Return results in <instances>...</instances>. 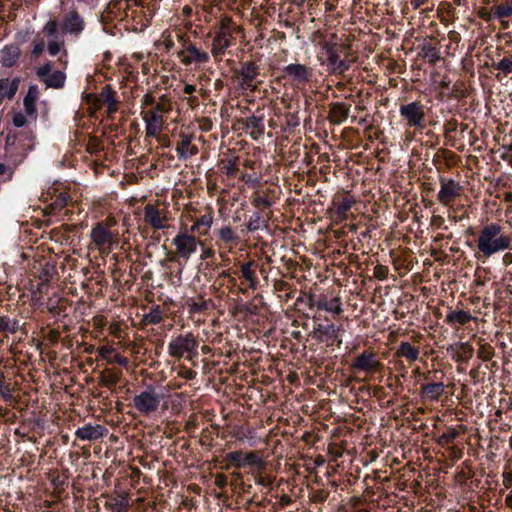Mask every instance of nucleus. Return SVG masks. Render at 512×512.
Here are the masks:
<instances>
[{
    "instance_id": "nucleus-44",
    "label": "nucleus",
    "mask_w": 512,
    "mask_h": 512,
    "mask_svg": "<svg viewBox=\"0 0 512 512\" xmlns=\"http://www.w3.org/2000/svg\"><path fill=\"white\" fill-rule=\"evenodd\" d=\"M317 331L330 337V338H337L338 337V329L331 324V325H318Z\"/></svg>"
},
{
    "instance_id": "nucleus-48",
    "label": "nucleus",
    "mask_w": 512,
    "mask_h": 512,
    "mask_svg": "<svg viewBox=\"0 0 512 512\" xmlns=\"http://www.w3.org/2000/svg\"><path fill=\"white\" fill-rule=\"evenodd\" d=\"M111 508L113 512H128V501L125 498L117 500L114 504H111Z\"/></svg>"
},
{
    "instance_id": "nucleus-64",
    "label": "nucleus",
    "mask_w": 512,
    "mask_h": 512,
    "mask_svg": "<svg viewBox=\"0 0 512 512\" xmlns=\"http://www.w3.org/2000/svg\"><path fill=\"white\" fill-rule=\"evenodd\" d=\"M505 504L509 508H512V491L506 496L505 498Z\"/></svg>"
},
{
    "instance_id": "nucleus-46",
    "label": "nucleus",
    "mask_w": 512,
    "mask_h": 512,
    "mask_svg": "<svg viewBox=\"0 0 512 512\" xmlns=\"http://www.w3.org/2000/svg\"><path fill=\"white\" fill-rule=\"evenodd\" d=\"M54 273V267L45 265L39 275V279L42 284H46L50 281Z\"/></svg>"
},
{
    "instance_id": "nucleus-53",
    "label": "nucleus",
    "mask_w": 512,
    "mask_h": 512,
    "mask_svg": "<svg viewBox=\"0 0 512 512\" xmlns=\"http://www.w3.org/2000/svg\"><path fill=\"white\" fill-rule=\"evenodd\" d=\"M97 351L102 358L107 359L109 361L111 360L110 355L114 352V348L110 346H101L98 348Z\"/></svg>"
},
{
    "instance_id": "nucleus-19",
    "label": "nucleus",
    "mask_w": 512,
    "mask_h": 512,
    "mask_svg": "<svg viewBox=\"0 0 512 512\" xmlns=\"http://www.w3.org/2000/svg\"><path fill=\"white\" fill-rule=\"evenodd\" d=\"M193 136L182 133L176 145V153L179 159L187 160L198 153V148L192 144Z\"/></svg>"
},
{
    "instance_id": "nucleus-18",
    "label": "nucleus",
    "mask_w": 512,
    "mask_h": 512,
    "mask_svg": "<svg viewBox=\"0 0 512 512\" xmlns=\"http://www.w3.org/2000/svg\"><path fill=\"white\" fill-rule=\"evenodd\" d=\"M178 56L184 65L196 63H206L209 60V54L200 51L195 45L188 44L185 49L178 52Z\"/></svg>"
},
{
    "instance_id": "nucleus-1",
    "label": "nucleus",
    "mask_w": 512,
    "mask_h": 512,
    "mask_svg": "<svg viewBox=\"0 0 512 512\" xmlns=\"http://www.w3.org/2000/svg\"><path fill=\"white\" fill-rule=\"evenodd\" d=\"M503 228L496 222L484 225L476 240L478 253L476 258H490L491 256L512 249V238L502 232Z\"/></svg>"
},
{
    "instance_id": "nucleus-56",
    "label": "nucleus",
    "mask_w": 512,
    "mask_h": 512,
    "mask_svg": "<svg viewBox=\"0 0 512 512\" xmlns=\"http://www.w3.org/2000/svg\"><path fill=\"white\" fill-rule=\"evenodd\" d=\"M0 394L4 399H10L12 397V389L9 385L4 383L2 387H0Z\"/></svg>"
},
{
    "instance_id": "nucleus-20",
    "label": "nucleus",
    "mask_w": 512,
    "mask_h": 512,
    "mask_svg": "<svg viewBox=\"0 0 512 512\" xmlns=\"http://www.w3.org/2000/svg\"><path fill=\"white\" fill-rule=\"evenodd\" d=\"M309 307L310 308H316L318 310H325L327 312L333 313L335 315H339L342 313V304L341 300L338 297H335L331 299L330 301L326 300L325 298L320 299H309Z\"/></svg>"
},
{
    "instance_id": "nucleus-60",
    "label": "nucleus",
    "mask_w": 512,
    "mask_h": 512,
    "mask_svg": "<svg viewBox=\"0 0 512 512\" xmlns=\"http://www.w3.org/2000/svg\"><path fill=\"white\" fill-rule=\"evenodd\" d=\"M502 262L506 266L512 264V253H505L502 257Z\"/></svg>"
},
{
    "instance_id": "nucleus-40",
    "label": "nucleus",
    "mask_w": 512,
    "mask_h": 512,
    "mask_svg": "<svg viewBox=\"0 0 512 512\" xmlns=\"http://www.w3.org/2000/svg\"><path fill=\"white\" fill-rule=\"evenodd\" d=\"M459 436L454 427H449L445 433L438 438V444L446 445L452 443Z\"/></svg>"
},
{
    "instance_id": "nucleus-30",
    "label": "nucleus",
    "mask_w": 512,
    "mask_h": 512,
    "mask_svg": "<svg viewBox=\"0 0 512 512\" xmlns=\"http://www.w3.org/2000/svg\"><path fill=\"white\" fill-rule=\"evenodd\" d=\"M491 15L498 19H506L512 16V1H505L491 7Z\"/></svg>"
},
{
    "instance_id": "nucleus-4",
    "label": "nucleus",
    "mask_w": 512,
    "mask_h": 512,
    "mask_svg": "<svg viewBox=\"0 0 512 512\" xmlns=\"http://www.w3.org/2000/svg\"><path fill=\"white\" fill-rule=\"evenodd\" d=\"M172 244L175 247L176 255L186 261L197 251L198 245L203 246V242L198 240L186 226L182 227L172 239Z\"/></svg>"
},
{
    "instance_id": "nucleus-12",
    "label": "nucleus",
    "mask_w": 512,
    "mask_h": 512,
    "mask_svg": "<svg viewBox=\"0 0 512 512\" xmlns=\"http://www.w3.org/2000/svg\"><path fill=\"white\" fill-rule=\"evenodd\" d=\"M322 49L327 57L328 65L333 73L342 74L349 69L348 62L341 60L337 44L326 42L322 45Z\"/></svg>"
},
{
    "instance_id": "nucleus-16",
    "label": "nucleus",
    "mask_w": 512,
    "mask_h": 512,
    "mask_svg": "<svg viewBox=\"0 0 512 512\" xmlns=\"http://www.w3.org/2000/svg\"><path fill=\"white\" fill-rule=\"evenodd\" d=\"M259 75V66L254 62H244L238 72L240 85L251 91L257 88L255 79Z\"/></svg>"
},
{
    "instance_id": "nucleus-31",
    "label": "nucleus",
    "mask_w": 512,
    "mask_h": 512,
    "mask_svg": "<svg viewBox=\"0 0 512 512\" xmlns=\"http://www.w3.org/2000/svg\"><path fill=\"white\" fill-rule=\"evenodd\" d=\"M472 319H473V317L467 311H464V310H453V311H450L446 315V320L445 321L447 323H449V324L458 323L460 325H465L466 323H468Z\"/></svg>"
},
{
    "instance_id": "nucleus-23",
    "label": "nucleus",
    "mask_w": 512,
    "mask_h": 512,
    "mask_svg": "<svg viewBox=\"0 0 512 512\" xmlns=\"http://www.w3.org/2000/svg\"><path fill=\"white\" fill-rule=\"evenodd\" d=\"M350 105L346 103H334L329 110L328 119L335 125H340L346 121L350 112Z\"/></svg>"
},
{
    "instance_id": "nucleus-52",
    "label": "nucleus",
    "mask_w": 512,
    "mask_h": 512,
    "mask_svg": "<svg viewBox=\"0 0 512 512\" xmlns=\"http://www.w3.org/2000/svg\"><path fill=\"white\" fill-rule=\"evenodd\" d=\"M374 275L380 280H384L388 275V268L383 265H377L374 268Z\"/></svg>"
},
{
    "instance_id": "nucleus-21",
    "label": "nucleus",
    "mask_w": 512,
    "mask_h": 512,
    "mask_svg": "<svg viewBox=\"0 0 512 512\" xmlns=\"http://www.w3.org/2000/svg\"><path fill=\"white\" fill-rule=\"evenodd\" d=\"M246 131L249 133L253 140H258L264 134V117L252 115L247 117L244 121Z\"/></svg>"
},
{
    "instance_id": "nucleus-11",
    "label": "nucleus",
    "mask_w": 512,
    "mask_h": 512,
    "mask_svg": "<svg viewBox=\"0 0 512 512\" xmlns=\"http://www.w3.org/2000/svg\"><path fill=\"white\" fill-rule=\"evenodd\" d=\"M441 188L438 192V200L444 206L450 205L452 201L461 196L463 187L454 179H440Z\"/></svg>"
},
{
    "instance_id": "nucleus-45",
    "label": "nucleus",
    "mask_w": 512,
    "mask_h": 512,
    "mask_svg": "<svg viewBox=\"0 0 512 512\" xmlns=\"http://www.w3.org/2000/svg\"><path fill=\"white\" fill-rule=\"evenodd\" d=\"M496 69L502 71L506 75L512 73V58L504 57L496 64Z\"/></svg>"
},
{
    "instance_id": "nucleus-28",
    "label": "nucleus",
    "mask_w": 512,
    "mask_h": 512,
    "mask_svg": "<svg viewBox=\"0 0 512 512\" xmlns=\"http://www.w3.org/2000/svg\"><path fill=\"white\" fill-rule=\"evenodd\" d=\"M121 371L106 369L102 371L98 377L99 384L107 388H113L119 382Z\"/></svg>"
},
{
    "instance_id": "nucleus-50",
    "label": "nucleus",
    "mask_w": 512,
    "mask_h": 512,
    "mask_svg": "<svg viewBox=\"0 0 512 512\" xmlns=\"http://www.w3.org/2000/svg\"><path fill=\"white\" fill-rule=\"evenodd\" d=\"M252 204L253 206L255 207H265V208H268L271 206V201L269 200L268 197H264V196H257L253 201H252Z\"/></svg>"
},
{
    "instance_id": "nucleus-35",
    "label": "nucleus",
    "mask_w": 512,
    "mask_h": 512,
    "mask_svg": "<svg viewBox=\"0 0 512 512\" xmlns=\"http://www.w3.org/2000/svg\"><path fill=\"white\" fill-rule=\"evenodd\" d=\"M64 46L65 41L60 36L48 39L47 50L51 56H55L60 53L64 49Z\"/></svg>"
},
{
    "instance_id": "nucleus-14",
    "label": "nucleus",
    "mask_w": 512,
    "mask_h": 512,
    "mask_svg": "<svg viewBox=\"0 0 512 512\" xmlns=\"http://www.w3.org/2000/svg\"><path fill=\"white\" fill-rule=\"evenodd\" d=\"M285 75L295 85H305L311 80L312 69L303 64H289L283 69Z\"/></svg>"
},
{
    "instance_id": "nucleus-2",
    "label": "nucleus",
    "mask_w": 512,
    "mask_h": 512,
    "mask_svg": "<svg viewBox=\"0 0 512 512\" xmlns=\"http://www.w3.org/2000/svg\"><path fill=\"white\" fill-rule=\"evenodd\" d=\"M170 110V102L167 99L162 98L161 101L157 102L151 110L143 113L146 135L148 137H157L165 128L163 115L169 113Z\"/></svg>"
},
{
    "instance_id": "nucleus-5",
    "label": "nucleus",
    "mask_w": 512,
    "mask_h": 512,
    "mask_svg": "<svg viewBox=\"0 0 512 512\" xmlns=\"http://www.w3.org/2000/svg\"><path fill=\"white\" fill-rule=\"evenodd\" d=\"M163 394L158 393L153 385H149L140 394L134 396L133 405L143 415H149L159 408Z\"/></svg>"
},
{
    "instance_id": "nucleus-38",
    "label": "nucleus",
    "mask_w": 512,
    "mask_h": 512,
    "mask_svg": "<svg viewBox=\"0 0 512 512\" xmlns=\"http://www.w3.org/2000/svg\"><path fill=\"white\" fill-rule=\"evenodd\" d=\"M263 227H266V224H265L264 220L262 219L261 214L258 212L253 213L250 216L249 221L247 223V229L250 232H254Z\"/></svg>"
},
{
    "instance_id": "nucleus-37",
    "label": "nucleus",
    "mask_w": 512,
    "mask_h": 512,
    "mask_svg": "<svg viewBox=\"0 0 512 512\" xmlns=\"http://www.w3.org/2000/svg\"><path fill=\"white\" fill-rule=\"evenodd\" d=\"M422 51L424 58H426L431 64H435L440 59L439 50L432 44H424Z\"/></svg>"
},
{
    "instance_id": "nucleus-54",
    "label": "nucleus",
    "mask_w": 512,
    "mask_h": 512,
    "mask_svg": "<svg viewBox=\"0 0 512 512\" xmlns=\"http://www.w3.org/2000/svg\"><path fill=\"white\" fill-rule=\"evenodd\" d=\"M44 48H45V43L43 40L34 42L32 55L35 57H38L39 55L42 54V52L44 51Z\"/></svg>"
},
{
    "instance_id": "nucleus-41",
    "label": "nucleus",
    "mask_w": 512,
    "mask_h": 512,
    "mask_svg": "<svg viewBox=\"0 0 512 512\" xmlns=\"http://www.w3.org/2000/svg\"><path fill=\"white\" fill-rule=\"evenodd\" d=\"M43 33L46 34L48 39L59 37L58 22L55 19H50L43 27Z\"/></svg>"
},
{
    "instance_id": "nucleus-55",
    "label": "nucleus",
    "mask_w": 512,
    "mask_h": 512,
    "mask_svg": "<svg viewBox=\"0 0 512 512\" xmlns=\"http://www.w3.org/2000/svg\"><path fill=\"white\" fill-rule=\"evenodd\" d=\"M255 483L257 485L269 487L270 485H272L273 479H271L270 477L257 476L255 477Z\"/></svg>"
},
{
    "instance_id": "nucleus-59",
    "label": "nucleus",
    "mask_w": 512,
    "mask_h": 512,
    "mask_svg": "<svg viewBox=\"0 0 512 512\" xmlns=\"http://www.w3.org/2000/svg\"><path fill=\"white\" fill-rule=\"evenodd\" d=\"M503 484L505 487H510L512 485V471L503 473Z\"/></svg>"
},
{
    "instance_id": "nucleus-6",
    "label": "nucleus",
    "mask_w": 512,
    "mask_h": 512,
    "mask_svg": "<svg viewBox=\"0 0 512 512\" xmlns=\"http://www.w3.org/2000/svg\"><path fill=\"white\" fill-rule=\"evenodd\" d=\"M399 113L403 117L408 127L424 129L426 126V115L424 105L419 101H413L400 106Z\"/></svg>"
},
{
    "instance_id": "nucleus-57",
    "label": "nucleus",
    "mask_w": 512,
    "mask_h": 512,
    "mask_svg": "<svg viewBox=\"0 0 512 512\" xmlns=\"http://www.w3.org/2000/svg\"><path fill=\"white\" fill-rule=\"evenodd\" d=\"M109 362L117 363V364H119L121 366H124V367L127 366L128 363H129L128 359L126 357H123V356H121L119 354L115 355V357L113 359L109 360Z\"/></svg>"
},
{
    "instance_id": "nucleus-47",
    "label": "nucleus",
    "mask_w": 512,
    "mask_h": 512,
    "mask_svg": "<svg viewBox=\"0 0 512 512\" xmlns=\"http://www.w3.org/2000/svg\"><path fill=\"white\" fill-rule=\"evenodd\" d=\"M38 96H39L38 87L36 85H30L23 101L36 103Z\"/></svg>"
},
{
    "instance_id": "nucleus-62",
    "label": "nucleus",
    "mask_w": 512,
    "mask_h": 512,
    "mask_svg": "<svg viewBox=\"0 0 512 512\" xmlns=\"http://www.w3.org/2000/svg\"><path fill=\"white\" fill-rule=\"evenodd\" d=\"M195 376H196V372L192 369H187L183 374V377L188 380L195 378Z\"/></svg>"
},
{
    "instance_id": "nucleus-33",
    "label": "nucleus",
    "mask_w": 512,
    "mask_h": 512,
    "mask_svg": "<svg viewBox=\"0 0 512 512\" xmlns=\"http://www.w3.org/2000/svg\"><path fill=\"white\" fill-rule=\"evenodd\" d=\"M218 237L226 244L236 243L238 236L230 226H223L217 231Z\"/></svg>"
},
{
    "instance_id": "nucleus-49",
    "label": "nucleus",
    "mask_w": 512,
    "mask_h": 512,
    "mask_svg": "<svg viewBox=\"0 0 512 512\" xmlns=\"http://www.w3.org/2000/svg\"><path fill=\"white\" fill-rule=\"evenodd\" d=\"M24 113H26L32 120H36V103L35 102H24Z\"/></svg>"
},
{
    "instance_id": "nucleus-26",
    "label": "nucleus",
    "mask_w": 512,
    "mask_h": 512,
    "mask_svg": "<svg viewBox=\"0 0 512 512\" xmlns=\"http://www.w3.org/2000/svg\"><path fill=\"white\" fill-rule=\"evenodd\" d=\"M19 79H0V104L7 98L12 99L18 90Z\"/></svg>"
},
{
    "instance_id": "nucleus-51",
    "label": "nucleus",
    "mask_w": 512,
    "mask_h": 512,
    "mask_svg": "<svg viewBox=\"0 0 512 512\" xmlns=\"http://www.w3.org/2000/svg\"><path fill=\"white\" fill-rule=\"evenodd\" d=\"M352 207V202L349 199H344L337 207V213L345 215Z\"/></svg>"
},
{
    "instance_id": "nucleus-13",
    "label": "nucleus",
    "mask_w": 512,
    "mask_h": 512,
    "mask_svg": "<svg viewBox=\"0 0 512 512\" xmlns=\"http://www.w3.org/2000/svg\"><path fill=\"white\" fill-rule=\"evenodd\" d=\"M85 29V21L76 9L69 10L63 18L62 32L79 36Z\"/></svg>"
},
{
    "instance_id": "nucleus-32",
    "label": "nucleus",
    "mask_w": 512,
    "mask_h": 512,
    "mask_svg": "<svg viewBox=\"0 0 512 512\" xmlns=\"http://www.w3.org/2000/svg\"><path fill=\"white\" fill-rule=\"evenodd\" d=\"M254 265L253 261L241 265L242 276L249 282V286L252 289H255L258 283L255 271L253 270Z\"/></svg>"
},
{
    "instance_id": "nucleus-39",
    "label": "nucleus",
    "mask_w": 512,
    "mask_h": 512,
    "mask_svg": "<svg viewBox=\"0 0 512 512\" xmlns=\"http://www.w3.org/2000/svg\"><path fill=\"white\" fill-rule=\"evenodd\" d=\"M103 103L107 106L108 113H114L117 110V102L114 99L110 89H106L101 93Z\"/></svg>"
},
{
    "instance_id": "nucleus-3",
    "label": "nucleus",
    "mask_w": 512,
    "mask_h": 512,
    "mask_svg": "<svg viewBox=\"0 0 512 512\" xmlns=\"http://www.w3.org/2000/svg\"><path fill=\"white\" fill-rule=\"evenodd\" d=\"M198 341L193 333L180 334L168 343V354L176 359L192 360L198 355Z\"/></svg>"
},
{
    "instance_id": "nucleus-9",
    "label": "nucleus",
    "mask_w": 512,
    "mask_h": 512,
    "mask_svg": "<svg viewBox=\"0 0 512 512\" xmlns=\"http://www.w3.org/2000/svg\"><path fill=\"white\" fill-rule=\"evenodd\" d=\"M382 364L376 359V354L371 350H365L358 355L351 364L353 372L372 374L380 370Z\"/></svg>"
},
{
    "instance_id": "nucleus-29",
    "label": "nucleus",
    "mask_w": 512,
    "mask_h": 512,
    "mask_svg": "<svg viewBox=\"0 0 512 512\" xmlns=\"http://www.w3.org/2000/svg\"><path fill=\"white\" fill-rule=\"evenodd\" d=\"M230 46V38L226 32H220L212 42L213 55H221Z\"/></svg>"
},
{
    "instance_id": "nucleus-42",
    "label": "nucleus",
    "mask_w": 512,
    "mask_h": 512,
    "mask_svg": "<svg viewBox=\"0 0 512 512\" xmlns=\"http://www.w3.org/2000/svg\"><path fill=\"white\" fill-rule=\"evenodd\" d=\"M30 120H32L26 113L24 112H14L12 117V123L15 127L21 128L27 125Z\"/></svg>"
},
{
    "instance_id": "nucleus-22",
    "label": "nucleus",
    "mask_w": 512,
    "mask_h": 512,
    "mask_svg": "<svg viewBox=\"0 0 512 512\" xmlns=\"http://www.w3.org/2000/svg\"><path fill=\"white\" fill-rule=\"evenodd\" d=\"M213 219V211L208 209L206 213L194 221V224L189 228L190 232L200 236L208 235L209 230L213 224Z\"/></svg>"
},
{
    "instance_id": "nucleus-34",
    "label": "nucleus",
    "mask_w": 512,
    "mask_h": 512,
    "mask_svg": "<svg viewBox=\"0 0 512 512\" xmlns=\"http://www.w3.org/2000/svg\"><path fill=\"white\" fill-rule=\"evenodd\" d=\"M163 320V311L160 306H155L151 311L144 315L143 321L147 324L156 325L161 323Z\"/></svg>"
},
{
    "instance_id": "nucleus-27",
    "label": "nucleus",
    "mask_w": 512,
    "mask_h": 512,
    "mask_svg": "<svg viewBox=\"0 0 512 512\" xmlns=\"http://www.w3.org/2000/svg\"><path fill=\"white\" fill-rule=\"evenodd\" d=\"M395 355L400 358H406L410 363L416 361L420 355V349L411 345L409 342H401Z\"/></svg>"
},
{
    "instance_id": "nucleus-17",
    "label": "nucleus",
    "mask_w": 512,
    "mask_h": 512,
    "mask_svg": "<svg viewBox=\"0 0 512 512\" xmlns=\"http://www.w3.org/2000/svg\"><path fill=\"white\" fill-rule=\"evenodd\" d=\"M108 433L106 427L100 424L88 423L75 431V436L82 441H94L105 437Z\"/></svg>"
},
{
    "instance_id": "nucleus-8",
    "label": "nucleus",
    "mask_w": 512,
    "mask_h": 512,
    "mask_svg": "<svg viewBox=\"0 0 512 512\" xmlns=\"http://www.w3.org/2000/svg\"><path fill=\"white\" fill-rule=\"evenodd\" d=\"M36 74L48 88L60 89L65 85V73L59 70L54 71L51 62H47L40 66L37 69Z\"/></svg>"
},
{
    "instance_id": "nucleus-58",
    "label": "nucleus",
    "mask_w": 512,
    "mask_h": 512,
    "mask_svg": "<svg viewBox=\"0 0 512 512\" xmlns=\"http://www.w3.org/2000/svg\"><path fill=\"white\" fill-rule=\"evenodd\" d=\"M201 247H202V253H201V255H200V259H201V260H206V259H209V258H211V257H213V256H214V251H213V249H211V248H206V247H204V245H203V246H201Z\"/></svg>"
},
{
    "instance_id": "nucleus-7",
    "label": "nucleus",
    "mask_w": 512,
    "mask_h": 512,
    "mask_svg": "<svg viewBox=\"0 0 512 512\" xmlns=\"http://www.w3.org/2000/svg\"><path fill=\"white\" fill-rule=\"evenodd\" d=\"M90 238L101 254H109L112 251L113 244L116 243L115 235L103 222L95 224L90 232Z\"/></svg>"
},
{
    "instance_id": "nucleus-36",
    "label": "nucleus",
    "mask_w": 512,
    "mask_h": 512,
    "mask_svg": "<svg viewBox=\"0 0 512 512\" xmlns=\"http://www.w3.org/2000/svg\"><path fill=\"white\" fill-rule=\"evenodd\" d=\"M20 325L18 320L11 319L9 317H0V333L9 332L15 333L19 329Z\"/></svg>"
},
{
    "instance_id": "nucleus-25",
    "label": "nucleus",
    "mask_w": 512,
    "mask_h": 512,
    "mask_svg": "<svg viewBox=\"0 0 512 512\" xmlns=\"http://www.w3.org/2000/svg\"><path fill=\"white\" fill-rule=\"evenodd\" d=\"M20 57V49L17 45H7L0 51V63L4 67L14 66Z\"/></svg>"
},
{
    "instance_id": "nucleus-63",
    "label": "nucleus",
    "mask_w": 512,
    "mask_h": 512,
    "mask_svg": "<svg viewBox=\"0 0 512 512\" xmlns=\"http://www.w3.org/2000/svg\"><path fill=\"white\" fill-rule=\"evenodd\" d=\"M156 138H157L158 142L160 144H162L163 146H165V147L169 146V139L166 136H160L158 134V136Z\"/></svg>"
},
{
    "instance_id": "nucleus-15",
    "label": "nucleus",
    "mask_w": 512,
    "mask_h": 512,
    "mask_svg": "<svg viewBox=\"0 0 512 512\" xmlns=\"http://www.w3.org/2000/svg\"><path fill=\"white\" fill-rule=\"evenodd\" d=\"M168 220L167 212L158 209L152 204H147L144 207V221L150 225L154 230H163Z\"/></svg>"
},
{
    "instance_id": "nucleus-10",
    "label": "nucleus",
    "mask_w": 512,
    "mask_h": 512,
    "mask_svg": "<svg viewBox=\"0 0 512 512\" xmlns=\"http://www.w3.org/2000/svg\"><path fill=\"white\" fill-rule=\"evenodd\" d=\"M226 459L237 468H242L247 465L256 466L259 470L266 468L265 461L257 452L244 454L241 451H233L226 455Z\"/></svg>"
},
{
    "instance_id": "nucleus-24",
    "label": "nucleus",
    "mask_w": 512,
    "mask_h": 512,
    "mask_svg": "<svg viewBox=\"0 0 512 512\" xmlns=\"http://www.w3.org/2000/svg\"><path fill=\"white\" fill-rule=\"evenodd\" d=\"M445 385L442 382L429 383L421 386L420 394L422 399L438 401L444 394Z\"/></svg>"
},
{
    "instance_id": "nucleus-61",
    "label": "nucleus",
    "mask_w": 512,
    "mask_h": 512,
    "mask_svg": "<svg viewBox=\"0 0 512 512\" xmlns=\"http://www.w3.org/2000/svg\"><path fill=\"white\" fill-rule=\"evenodd\" d=\"M195 91H196V87H195V85H192V84H186V85L184 86V93H185V94L191 95V94H193Z\"/></svg>"
},
{
    "instance_id": "nucleus-43",
    "label": "nucleus",
    "mask_w": 512,
    "mask_h": 512,
    "mask_svg": "<svg viewBox=\"0 0 512 512\" xmlns=\"http://www.w3.org/2000/svg\"><path fill=\"white\" fill-rule=\"evenodd\" d=\"M478 356L483 361H489L494 357V349L489 344H483L479 349Z\"/></svg>"
}]
</instances>
